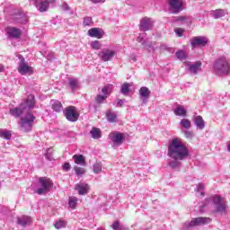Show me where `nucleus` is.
Instances as JSON below:
<instances>
[{
    "mask_svg": "<svg viewBox=\"0 0 230 230\" xmlns=\"http://www.w3.org/2000/svg\"><path fill=\"white\" fill-rule=\"evenodd\" d=\"M168 157L172 159L168 163L170 168H179L181 161H186L190 156V150L179 138H173L168 145Z\"/></svg>",
    "mask_w": 230,
    "mask_h": 230,
    "instance_id": "f257e3e1",
    "label": "nucleus"
},
{
    "mask_svg": "<svg viewBox=\"0 0 230 230\" xmlns=\"http://www.w3.org/2000/svg\"><path fill=\"white\" fill-rule=\"evenodd\" d=\"M36 103L35 95L30 94L19 107L10 110V115L13 116V118H21L22 114H28L31 109H34Z\"/></svg>",
    "mask_w": 230,
    "mask_h": 230,
    "instance_id": "f03ea898",
    "label": "nucleus"
},
{
    "mask_svg": "<svg viewBox=\"0 0 230 230\" xmlns=\"http://www.w3.org/2000/svg\"><path fill=\"white\" fill-rule=\"evenodd\" d=\"M38 189L35 193L38 195H46L53 188V181L48 177H40L37 183Z\"/></svg>",
    "mask_w": 230,
    "mask_h": 230,
    "instance_id": "7ed1b4c3",
    "label": "nucleus"
},
{
    "mask_svg": "<svg viewBox=\"0 0 230 230\" xmlns=\"http://www.w3.org/2000/svg\"><path fill=\"white\" fill-rule=\"evenodd\" d=\"M206 202H212L216 213H224L227 209V204L220 195H213L207 199Z\"/></svg>",
    "mask_w": 230,
    "mask_h": 230,
    "instance_id": "20e7f679",
    "label": "nucleus"
},
{
    "mask_svg": "<svg viewBox=\"0 0 230 230\" xmlns=\"http://www.w3.org/2000/svg\"><path fill=\"white\" fill-rule=\"evenodd\" d=\"M35 119V116L31 112H28L24 117H22L19 122L21 130L22 132H31Z\"/></svg>",
    "mask_w": 230,
    "mask_h": 230,
    "instance_id": "39448f33",
    "label": "nucleus"
},
{
    "mask_svg": "<svg viewBox=\"0 0 230 230\" xmlns=\"http://www.w3.org/2000/svg\"><path fill=\"white\" fill-rule=\"evenodd\" d=\"M214 71L217 75H228L230 71V65L226 58H221L214 63Z\"/></svg>",
    "mask_w": 230,
    "mask_h": 230,
    "instance_id": "423d86ee",
    "label": "nucleus"
},
{
    "mask_svg": "<svg viewBox=\"0 0 230 230\" xmlns=\"http://www.w3.org/2000/svg\"><path fill=\"white\" fill-rule=\"evenodd\" d=\"M63 114L65 118H66L67 121L71 123H75L78 121V118H80V113L76 111V107L68 106L63 111Z\"/></svg>",
    "mask_w": 230,
    "mask_h": 230,
    "instance_id": "0eeeda50",
    "label": "nucleus"
},
{
    "mask_svg": "<svg viewBox=\"0 0 230 230\" xmlns=\"http://www.w3.org/2000/svg\"><path fill=\"white\" fill-rule=\"evenodd\" d=\"M211 218L209 217H196L192 218L190 222H186L183 226L184 229H191V227H197L199 226H206L210 224Z\"/></svg>",
    "mask_w": 230,
    "mask_h": 230,
    "instance_id": "6e6552de",
    "label": "nucleus"
},
{
    "mask_svg": "<svg viewBox=\"0 0 230 230\" xmlns=\"http://www.w3.org/2000/svg\"><path fill=\"white\" fill-rule=\"evenodd\" d=\"M98 57L102 62H111L116 57V50L112 49H102L98 53Z\"/></svg>",
    "mask_w": 230,
    "mask_h": 230,
    "instance_id": "1a4fd4ad",
    "label": "nucleus"
},
{
    "mask_svg": "<svg viewBox=\"0 0 230 230\" xmlns=\"http://www.w3.org/2000/svg\"><path fill=\"white\" fill-rule=\"evenodd\" d=\"M18 58L20 60L18 64V72L22 75H28L29 73H31V66H28V63H26V59H24V57L22 55L18 54Z\"/></svg>",
    "mask_w": 230,
    "mask_h": 230,
    "instance_id": "9d476101",
    "label": "nucleus"
},
{
    "mask_svg": "<svg viewBox=\"0 0 230 230\" xmlns=\"http://www.w3.org/2000/svg\"><path fill=\"white\" fill-rule=\"evenodd\" d=\"M208 40L205 36H196L191 39L190 46L192 48H204L207 46Z\"/></svg>",
    "mask_w": 230,
    "mask_h": 230,
    "instance_id": "9b49d317",
    "label": "nucleus"
},
{
    "mask_svg": "<svg viewBox=\"0 0 230 230\" xmlns=\"http://www.w3.org/2000/svg\"><path fill=\"white\" fill-rule=\"evenodd\" d=\"M182 0H168L169 10L172 13L182 12Z\"/></svg>",
    "mask_w": 230,
    "mask_h": 230,
    "instance_id": "f8f14e48",
    "label": "nucleus"
},
{
    "mask_svg": "<svg viewBox=\"0 0 230 230\" xmlns=\"http://www.w3.org/2000/svg\"><path fill=\"white\" fill-rule=\"evenodd\" d=\"M5 33L8 39H21V35H22V31L16 27L8 26L5 28Z\"/></svg>",
    "mask_w": 230,
    "mask_h": 230,
    "instance_id": "ddd939ff",
    "label": "nucleus"
},
{
    "mask_svg": "<svg viewBox=\"0 0 230 230\" xmlns=\"http://www.w3.org/2000/svg\"><path fill=\"white\" fill-rule=\"evenodd\" d=\"M111 141L113 143V146H119L123 145L125 137H123V133L114 132L109 135Z\"/></svg>",
    "mask_w": 230,
    "mask_h": 230,
    "instance_id": "4468645a",
    "label": "nucleus"
},
{
    "mask_svg": "<svg viewBox=\"0 0 230 230\" xmlns=\"http://www.w3.org/2000/svg\"><path fill=\"white\" fill-rule=\"evenodd\" d=\"M154 27V21L151 18L145 17L140 21L139 29L142 31H148V30H152Z\"/></svg>",
    "mask_w": 230,
    "mask_h": 230,
    "instance_id": "2eb2a0df",
    "label": "nucleus"
},
{
    "mask_svg": "<svg viewBox=\"0 0 230 230\" xmlns=\"http://www.w3.org/2000/svg\"><path fill=\"white\" fill-rule=\"evenodd\" d=\"M34 6L39 12H48L49 9V2L47 0H34Z\"/></svg>",
    "mask_w": 230,
    "mask_h": 230,
    "instance_id": "dca6fc26",
    "label": "nucleus"
},
{
    "mask_svg": "<svg viewBox=\"0 0 230 230\" xmlns=\"http://www.w3.org/2000/svg\"><path fill=\"white\" fill-rule=\"evenodd\" d=\"M75 191L78 192V195H87L89 193V184L85 182H80L75 184Z\"/></svg>",
    "mask_w": 230,
    "mask_h": 230,
    "instance_id": "f3484780",
    "label": "nucleus"
},
{
    "mask_svg": "<svg viewBox=\"0 0 230 230\" xmlns=\"http://www.w3.org/2000/svg\"><path fill=\"white\" fill-rule=\"evenodd\" d=\"M188 67L191 75H197L202 69V63L196 62L195 64L188 65Z\"/></svg>",
    "mask_w": 230,
    "mask_h": 230,
    "instance_id": "a211bd4d",
    "label": "nucleus"
},
{
    "mask_svg": "<svg viewBox=\"0 0 230 230\" xmlns=\"http://www.w3.org/2000/svg\"><path fill=\"white\" fill-rule=\"evenodd\" d=\"M14 22H17L18 24H27L28 23V18L26 17V14L24 13H19L14 15Z\"/></svg>",
    "mask_w": 230,
    "mask_h": 230,
    "instance_id": "6ab92c4d",
    "label": "nucleus"
},
{
    "mask_svg": "<svg viewBox=\"0 0 230 230\" xmlns=\"http://www.w3.org/2000/svg\"><path fill=\"white\" fill-rule=\"evenodd\" d=\"M68 85L73 93L75 91H77V89H80V81L76 78L70 77L68 78Z\"/></svg>",
    "mask_w": 230,
    "mask_h": 230,
    "instance_id": "aec40b11",
    "label": "nucleus"
},
{
    "mask_svg": "<svg viewBox=\"0 0 230 230\" xmlns=\"http://www.w3.org/2000/svg\"><path fill=\"white\" fill-rule=\"evenodd\" d=\"M89 37H93L95 39H102L103 37V34L101 31H99L98 28H92L88 31Z\"/></svg>",
    "mask_w": 230,
    "mask_h": 230,
    "instance_id": "412c9836",
    "label": "nucleus"
},
{
    "mask_svg": "<svg viewBox=\"0 0 230 230\" xmlns=\"http://www.w3.org/2000/svg\"><path fill=\"white\" fill-rule=\"evenodd\" d=\"M51 107L55 112H62L64 111V107L62 106V102L57 100H52L50 102Z\"/></svg>",
    "mask_w": 230,
    "mask_h": 230,
    "instance_id": "4be33fe9",
    "label": "nucleus"
},
{
    "mask_svg": "<svg viewBox=\"0 0 230 230\" xmlns=\"http://www.w3.org/2000/svg\"><path fill=\"white\" fill-rule=\"evenodd\" d=\"M18 224H19V226H22V227H26V226H30V224H31V217H30L28 216H23L22 217H19Z\"/></svg>",
    "mask_w": 230,
    "mask_h": 230,
    "instance_id": "5701e85b",
    "label": "nucleus"
},
{
    "mask_svg": "<svg viewBox=\"0 0 230 230\" xmlns=\"http://www.w3.org/2000/svg\"><path fill=\"white\" fill-rule=\"evenodd\" d=\"M141 98H144V100H148V98H150V89H148V87L146 86H142L139 91H138Z\"/></svg>",
    "mask_w": 230,
    "mask_h": 230,
    "instance_id": "b1692460",
    "label": "nucleus"
},
{
    "mask_svg": "<svg viewBox=\"0 0 230 230\" xmlns=\"http://www.w3.org/2000/svg\"><path fill=\"white\" fill-rule=\"evenodd\" d=\"M210 15H212L214 19H220L226 15V11L224 9H217L211 11Z\"/></svg>",
    "mask_w": 230,
    "mask_h": 230,
    "instance_id": "393cba45",
    "label": "nucleus"
},
{
    "mask_svg": "<svg viewBox=\"0 0 230 230\" xmlns=\"http://www.w3.org/2000/svg\"><path fill=\"white\" fill-rule=\"evenodd\" d=\"M194 123L197 128H199V130H203L204 127H206V125L204 124V119H202V116H195Z\"/></svg>",
    "mask_w": 230,
    "mask_h": 230,
    "instance_id": "a878e982",
    "label": "nucleus"
},
{
    "mask_svg": "<svg viewBox=\"0 0 230 230\" xmlns=\"http://www.w3.org/2000/svg\"><path fill=\"white\" fill-rule=\"evenodd\" d=\"M175 116H181L182 118H186V114L188 111L184 109V106L180 105L174 110Z\"/></svg>",
    "mask_w": 230,
    "mask_h": 230,
    "instance_id": "bb28decb",
    "label": "nucleus"
},
{
    "mask_svg": "<svg viewBox=\"0 0 230 230\" xmlns=\"http://www.w3.org/2000/svg\"><path fill=\"white\" fill-rule=\"evenodd\" d=\"M73 159L75 164H80L81 166L85 165V157L83 155H75Z\"/></svg>",
    "mask_w": 230,
    "mask_h": 230,
    "instance_id": "cd10ccee",
    "label": "nucleus"
},
{
    "mask_svg": "<svg viewBox=\"0 0 230 230\" xmlns=\"http://www.w3.org/2000/svg\"><path fill=\"white\" fill-rule=\"evenodd\" d=\"M113 86L112 84H106L102 89V93L103 96H106V98H109L111 96V93H112Z\"/></svg>",
    "mask_w": 230,
    "mask_h": 230,
    "instance_id": "c85d7f7f",
    "label": "nucleus"
},
{
    "mask_svg": "<svg viewBox=\"0 0 230 230\" xmlns=\"http://www.w3.org/2000/svg\"><path fill=\"white\" fill-rule=\"evenodd\" d=\"M0 137H2V139H6V140L12 139V131L8 129H1Z\"/></svg>",
    "mask_w": 230,
    "mask_h": 230,
    "instance_id": "c756f323",
    "label": "nucleus"
},
{
    "mask_svg": "<svg viewBox=\"0 0 230 230\" xmlns=\"http://www.w3.org/2000/svg\"><path fill=\"white\" fill-rule=\"evenodd\" d=\"M90 134L93 139H100L102 137V131L97 128H93Z\"/></svg>",
    "mask_w": 230,
    "mask_h": 230,
    "instance_id": "7c9ffc66",
    "label": "nucleus"
},
{
    "mask_svg": "<svg viewBox=\"0 0 230 230\" xmlns=\"http://www.w3.org/2000/svg\"><path fill=\"white\" fill-rule=\"evenodd\" d=\"M106 117L110 123H114V121H116V118H118V115L116 114V112L110 110L107 111Z\"/></svg>",
    "mask_w": 230,
    "mask_h": 230,
    "instance_id": "2f4dec72",
    "label": "nucleus"
},
{
    "mask_svg": "<svg viewBox=\"0 0 230 230\" xmlns=\"http://www.w3.org/2000/svg\"><path fill=\"white\" fill-rule=\"evenodd\" d=\"M120 93L124 95L128 94V93H130V84L128 83L123 84L121 85Z\"/></svg>",
    "mask_w": 230,
    "mask_h": 230,
    "instance_id": "473e14b6",
    "label": "nucleus"
},
{
    "mask_svg": "<svg viewBox=\"0 0 230 230\" xmlns=\"http://www.w3.org/2000/svg\"><path fill=\"white\" fill-rule=\"evenodd\" d=\"M76 204H78V198L72 197L69 199V201H68L69 208H71L72 209H75Z\"/></svg>",
    "mask_w": 230,
    "mask_h": 230,
    "instance_id": "72a5a7b5",
    "label": "nucleus"
},
{
    "mask_svg": "<svg viewBox=\"0 0 230 230\" xmlns=\"http://www.w3.org/2000/svg\"><path fill=\"white\" fill-rule=\"evenodd\" d=\"M180 125L183 128H191V121H190V119H182L180 122Z\"/></svg>",
    "mask_w": 230,
    "mask_h": 230,
    "instance_id": "f704fd0d",
    "label": "nucleus"
},
{
    "mask_svg": "<svg viewBox=\"0 0 230 230\" xmlns=\"http://www.w3.org/2000/svg\"><path fill=\"white\" fill-rule=\"evenodd\" d=\"M105 100H107V95L98 94L95 97V102L98 105H102V103H103V102H105Z\"/></svg>",
    "mask_w": 230,
    "mask_h": 230,
    "instance_id": "c9c22d12",
    "label": "nucleus"
},
{
    "mask_svg": "<svg viewBox=\"0 0 230 230\" xmlns=\"http://www.w3.org/2000/svg\"><path fill=\"white\" fill-rule=\"evenodd\" d=\"M142 46H144L145 49H147V51H155L154 45L152 44V41L146 42L143 41Z\"/></svg>",
    "mask_w": 230,
    "mask_h": 230,
    "instance_id": "e433bc0d",
    "label": "nucleus"
},
{
    "mask_svg": "<svg viewBox=\"0 0 230 230\" xmlns=\"http://www.w3.org/2000/svg\"><path fill=\"white\" fill-rule=\"evenodd\" d=\"M74 170H75V175H77V177H82V175H84L85 173V169H84L83 167L75 166Z\"/></svg>",
    "mask_w": 230,
    "mask_h": 230,
    "instance_id": "4c0bfd02",
    "label": "nucleus"
},
{
    "mask_svg": "<svg viewBox=\"0 0 230 230\" xmlns=\"http://www.w3.org/2000/svg\"><path fill=\"white\" fill-rule=\"evenodd\" d=\"M175 55L178 60H186V53L184 50H178Z\"/></svg>",
    "mask_w": 230,
    "mask_h": 230,
    "instance_id": "58836bf2",
    "label": "nucleus"
},
{
    "mask_svg": "<svg viewBox=\"0 0 230 230\" xmlns=\"http://www.w3.org/2000/svg\"><path fill=\"white\" fill-rule=\"evenodd\" d=\"M111 227L114 230H125V227L121 224H119V221L113 222Z\"/></svg>",
    "mask_w": 230,
    "mask_h": 230,
    "instance_id": "ea45409f",
    "label": "nucleus"
},
{
    "mask_svg": "<svg viewBox=\"0 0 230 230\" xmlns=\"http://www.w3.org/2000/svg\"><path fill=\"white\" fill-rule=\"evenodd\" d=\"M45 157L48 161H53V149L49 148L45 154Z\"/></svg>",
    "mask_w": 230,
    "mask_h": 230,
    "instance_id": "a19ab883",
    "label": "nucleus"
},
{
    "mask_svg": "<svg viewBox=\"0 0 230 230\" xmlns=\"http://www.w3.org/2000/svg\"><path fill=\"white\" fill-rule=\"evenodd\" d=\"M54 226H55L56 229H62L63 227H66V221L59 220V221L56 222Z\"/></svg>",
    "mask_w": 230,
    "mask_h": 230,
    "instance_id": "79ce46f5",
    "label": "nucleus"
},
{
    "mask_svg": "<svg viewBox=\"0 0 230 230\" xmlns=\"http://www.w3.org/2000/svg\"><path fill=\"white\" fill-rule=\"evenodd\" d=\"M83 24L84 26H91L93 24V18L89 16L84 17Z\"/></svg>",
    "mask_w": 230,
    "mask_h": 230,
    "instance_id": "37998d69",
    "label": "nucleus"
},
{
    "mask_svg": "<svg viewBox=\"0 0 230 230\" xmlns=\"http://www.w3.org/2000/svg\"><path fill=\"white\" fill-rule=\"evenodd\" d=\"M94 173H100L102 172V164L97 163L93 165Z\"/></svg>",
    "mask_w": 230,
    "mask_h": 230,
    "instance_id": "c03bdc74",
    "label": "nucleus"
},
{
    "mask_svg": "<svg viewBox=\"0 0 230 230\" xmlns=\"http://www.w3.org/2000/svg\"><path fill=\"white\" fill-rule=\"evenodd\" d=\"M91 46L93 49H102V44L98 40L93 41Z\"/></svg>",
    "mask_w": 230,
    "mask_h": 230,
    "instance_id": "a18cd8bd",
    "label": "nucleus"
},
{
    "mask_svg": "<svg viewBox=\"0 0 230 230\" xmlns=\"http://www.w3.org/2000/svg\"><path fill=\"white\" fill-rule=\"evenodd\" d=\"M176 21L178 22H190V18L186 17V16H178L176 18Z\"/></svg>",
    "mask_w": 230,
    "mask_h": 230,
    "instance_id": "49530a36",
    "label": "nucleus"
},
{
    "mask_svg": "<svg viewBox=\"0 0 230 230\" xmlns=\"http://www.w3.org/2000/svg\"><path fill=\"white\" fill-rule=\"evenodd\" d=\"M174 32L176 33L177 37H182V35L184 33V29L177 28L174 30Z\"/></svg>",
    "mask_w": 230,
    "mask_h": 230,
    "instance_id": "de8ad7c7",
    "label": "nucleus"
},
{
    "mask_svg": "<svg viewBox=\"0 0 230 230\" xmlns=\"http://www.w3.org/2000/svg\"><path fill=\"white\" fill-rule=\"evenodd\" d=\"M61 8L62 10H64V12H69L71 10V7H69L67 3H63V4L61 5Z\"/></svg>",
    "mask_w": 230,
    "mask_h": 230,
    "instance_id": "09e8293b",
    "label": "nucleus"
},
{
    "mask_svg": "<svg viewBox=\"0 0 230 230\" xmlns=\"http://www.w3.org/2000/svg\"><path fill=\"white\" fill-rule=\"evenodd\" d=\"M63 170L69 172V170H71V164L69 163H65L63 165Z\"/></svg>",
    "mask_w": 230,
    "mask_h": 230,
    "instance_id": "8fccbe9b",
    "label": "nucleus"
},
{
    "mask_svg": "<svg viewBox=\"0 0 230 230\" xmlns=\"http://www.w3.org/2000/svg\"><path fill=\"white\" fill-rule=\"evenodd\" d=\"M202 190H204V184L199 183L195 191L200 192V191H202Z\"/></svg>",
    "mask_w": 230,
    "mask_h": 230,
    "instance_id": "3c124183",
    "label": "nucleus"
},
{
    "mask_svg": "<svg viewBox=\"0 0 230 230\" xmlns=\"http://www.w3.org/2000/svg\"><path fill=\"white\" fill-rule=\"evenodd\" d=\"M184 135H185V137H188V138L193 137V133H192L191 131L185 130V131H184Z\"/></svg>",
    "mask_w": 230,
    "mask_h": 230,
    "instance_id": "603ef678",
    "label": "nucleus"
},
{
    "mask_svg": "<svg viewBox=\"0 0 230 230\" xmlns=\"http://www.w3.org/2000/svg\"><path fill=\"white\" fill-rule=\"evenodd\" d=\"M129 60L130 62H136V60H137V56H136V54H131L129 56Z\"/></svg>",
    "mask_w": 230,
    "mask_h": 230,
    "instance_id": "864d4df0",
    "label": "nucleus"
},
{
    "mask_svg": "<svg viewBox=\"0 0 230 230\" xmlns=\"http://www.w3.org/2000/svg\"><path fill=\"white\" fill-rule=\"evenodd\" d=\"M123 103H125L124 100L118 99V101H117V107H123Z\"/></svg>",
    "mask_w": 230,
    "mask_h": 230,
    "instance_id": "5fc2aeb1",
    "label": "nucleus"
},
{
    "mask_svg": "<svg viewBox=\"0 0 230 230\" xmlns=\"http://www.w3.org/2000/svg\"><path fill=\"white\" fill-rule=\"evenodd\" d=\"M92 3L98 4V3H105V0H90Z\"/></svg>",
    "mask_w": 230,
    "mask_h": 230,
    "instance_id": "6e6d98bb",
    "label": "nucleus"
},
{
    "mask_svg": "<svg viewBox=\"0 0 230 230\" xmlns=\"http://www.w3.org/2000/svg\"><path fill=\"white\" fill-rule=\"evenodd\" d=\"M206 207V204L199 207V212L204 213V208Z\"/></svg>",
    "mask_w": 230,
    "mask_h": 230,
    "instance_id": "4d7b16f0",
    "label": "nucleus"
},
{
    "mask_svg": "<svg viewBox=\"0 0 230 230\" xmlns=\"http://www.w3.org/2000/svg\"><path fill=\"white\" fill-rule=\"evenodd\" d=\"M4 71V66L0 64V73H3Z\"/></svg>",
    "mask_w": 230,
    "mask_h": 230,
    "instance_id": "13d9d810",
    "label": "nucleus"
},
{
    "mask_svg": "<svg viewBox=\"0 0 230 230\" xmlns=\"http://www.w3.org/2000/svg\"><path fill=\"white\" fill-rule=\"evenodd\" d=\"M137 42H143V38L138 36L137 38Z\"/></svg>",
    "mask_w": 230,
    "mask_h": 230,
    "instance_id": "bf43d9fd",
    "label": "nucleus"
},
{
    "mask_svg": "<svg viewBox=\"0 0 230 230\" xmlns=\"http://www.w3.org/2000/svg\"><path fill=\"white\" fill-rule=\"evenodd\" d=\"M93 107L95 111H98V107L96 106V104H93Z\"/></svg>",
    "mask_w": 230,
    "mask_h": 230,
    "instance_id": "052dcab7",
    "label": "nucleus"
},
{
    "mask_svg": "<svg viewBox=\"0 0 230 230\" xmlns=\"http://www.w3.org/2000/svg\"><path fill=\"white\" fill-rule=\"evenodd\" d=\"M227 150L230 152V143L227 144Z\"/></svg>",
    "mask_w": 230,
    "mask_h": 230,
    "instance_id": "680f3d73",
    "label": "nucleus"
},
{
    "mask_svg": "<svg viewBox=\"0 0 230 230\" xmlns=\"http://www.w3.org/2000/svg\"><path fill=\"white\" fill-rule=\"evenodd\" d=\"M200 195H201V197H204V195H205V194H204V191H201V192H200Z\"/></svg>",
    "mask_w": 230,
    "mask_h": 230,
    "instance_id": "e2e57ef3",
    "label": "nucleus"
}]
</instances>
